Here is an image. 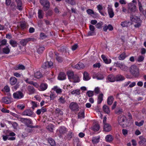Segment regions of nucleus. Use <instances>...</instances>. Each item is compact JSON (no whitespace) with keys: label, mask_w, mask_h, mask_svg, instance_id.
Wrapping results in <instances>:
<instances>
[{"label":"nucleus","mask_w":146,"mask_h":146,"mask_svg":"<svg viewBox=\"0 0 146 146\" xmlns=\"http://www.w3.org/2000/svg\"><path fill=\"white\" fill-rule=\"evenodd\" d=\"M136 11V7L135 5L133 4H130L128 5L127 12L130 14V20L135 23L136 24L134 25L135 27L138 28L141 26L142 21L137 16L134 15Z\"/></svg>","instance_id":"1"},{"label":"nucleus","mask_w":146,"mask_h":146,"mask_svg":"<svg viewBox=\"0 0 146 146\" xmlns=\"http://www.w3.org/2000/svg\"><path fill=\"white\" fill-rule=\"evenodd\" d=\"M19 120L22 123H24L28 127L31 128H37L38 126L30 125L33 124V122L31 120L29 119L19 117Z\"/></svg>","instance_id":"2"},{"label":"nucleus","mask_w":146,"mask_h":146,"mask_svg":"<svg viewBox=\"0 0 146 146\" xmlns=\"http://www.w3.org/2000/svg\"><path fill=\"white\" fill-rule=\"evenodd\" d=\"M127 119L126 117L124 115H121L119 116L118 118V121L119 124L123 128L127 126L126 123Z\"/></svg>","instance_id":"3"},{"label":"nucleus","mask_w":146,"mask_h":146,"mask_svg":"<svg viewBox=\"0 0 146 146\" xmlns=\"http://www.w3.org/2000/svg\"><path fill=\"white\" fill-rule=\"evenodd\" d=\"M130 71L133 76L138 77L139 74V69L136 66L133 65H131L129 68Z\"/></svg>","instance_id":"4"},{"label":"nucleus","mask_w":146,"mask_h":146,"mask_svg":"<svg viewBox=\"0 0 146 146\" xmlns=\"http://www.w3.org/2000/svg\"><path fill=\"white\" fill-rule=\"evenodd\" d=\"M40 3L44 7V11H46L49 9L50 3L47 0H40Z\"/></svg>","instance_id":"5"},{"label":"nucleus","mask_w":146,"mask_h":146,"mask_svg":"<svg viewBox=\"0 0 146 146\" xmlns=\"http://www.w3.org/2000/svg\"><path fill=\"white\" fill-rule=\"evenodd\" d=\"M69 108L72 111H78L79 110V107L76 103L72 102L69 105Z\"/></svg>","instance_id":"6"},{"label":"nucleus","mask_w":146,"mask_h":146,"mask_svg":"<svg viewBox=\"0 0 146 146\" xmlns=\"http://www.w3.org/2000/svg\"><path fill=\"white\" fill-rule=\"evenodd\" d=\"M23 93L19 91L14 93L13 94V97L15 99H21L23 97Z\"/></svg>","instance_id":"7"},{"label":"nucleus","mask_w":146,"mask_h":146,"mask_svg":"<svg viewBox=\"0 0 146 146\" xmlns=\"http://www.w3.org/2000/svg\"><path fill=\"white\" fill-rule=\"evenodd\" d=\"M53 65V63L51 61L46 62L43 64L42 67L44 68H48L51 67Z\"/></svg>","instance_id":"8"},{"label":"nucleus","mask_w":146,"mask_h":146,"mask_svg":"<svg viewBox=\"0 0 146 146\" xmlns=\"http://www.w3.org/2000/svg\"><path fill=\"white\" fill-rule=\"evenodd\" d=\"M33 114V112L32 111L28 109L25 110L22 113V115H26L29 116H31Z\"/></svg>","instance_id":"9"},{"label":"nucleus","mask_w":146,"mask_h":146,"mask_svg":"<svg viewBox=\"0 0 146 146\" xmlns=\"http://www.w3.org/2000/svg\"><path fill=\"white\" fill-rule=\"evenodd\" d=\"M1 53L0 54H8L10 52V49L8 46H6L4 48H2L1 49Z\"/></svg>","instance_id":"10"},{"label":"nucleus","mask_w":146,"mask_h":146,"mask_svg":"<svg viewBox=\"0 0 146 146\" xmlns=\"http://www.w3.org/2000/svg\"><path fill=\"white\" fill-rule=\"evenodd\" d=\"M2 102L6 104H9L11 103V99L9 97H3L1 100Z\"/></svg>","instance_id":"11"},{"label":"nucleus","mask_w":146,"mask_h":146,"mask_svg":"<svg viewBox=\"0 0 146 146\" xmlns=\"http://www.w3.org/2000/svg\"><path fill=\"white\" fill-rule=\"evenodd\" d=\"M111 129V126L110 124L107 123L104 125V129L105 131L106 132L110 131Z\"/></svg>","instance_id":"12"},{"label":"nucleus","mask_w":146,"mask_h":146,"mask_svg":"<svg viewBox=\"0 0 146 146\" xmlns=\"http://www.w3.org/2000/svg\"><path fill=\"white\" fill-rule=\"evenodd\" d=\"M66 75L65 73L63 72H60L58 76V79L60 80H63L66 79Z\"/></svg>","instance_id":"13"},{"label":"nucleus","mask_w":146,"mask_h":146,"mask_svg":"<svg viewBox=\"0 0 146 146\" xmlns=\"http://www.w3.org/2000/svg\"><path fill=\"white\" fill-rule=\"evenodd\" d=\"M25 66L21 64H19L16 65L14 68V69L15 70H24L25 69Z\"/></svg>","instance_id":"14"},{"label":"nucleus","mask_w":146,"mask_h":146,"mask_svg":"<svg viewBox=\"0 0 146 146\" xmlns=\"http://www.w3.org/2000/svg\"><path fill=\"white\" fill-rule=\"evenodd\" d=\"M116 65L117 66L119 67L123 70H125L127 69V66H125L122 63H119L117 62L116 63Z\"/></svg>","instance_id":"15"},{"label":"nucleus","mask_w":146,"mask_h":146,"mask_svg":"<svg viewBox=\"0 0 146 146\" xmlns=\"http://www.w3.org/2000/svg\"><path fill=\"white\" fill-rule=\"evenodd\" d=\"M17 81V78L14 77H12L10 79V84L12 85L15 84Z\"/></svg>","instance_id":"16"},{"label":"nucleus","mask_w":146,"mask_h":146,"mask_svg":"<svg viewBox=\"0 0 146 146\" xmlns=\"http://www.w3.org/2000/svg\"><path fill=\"white\" fill-rule=\"evenodd\" d=\"M84 67L83 63L81 62H79L78 63L74 66L75 68L77 69H79L81 68H83Z\"/></svg>","instance_id":"17"},{"label":"nucleus","mask_w":146,"mask_h":146,"mask_svg":"<svg viewBox=\"0 0 146 146\" xmlns=\"http://www.w3.org/2000/svg\"><path fill=\"white\" fill-rule=\"evenodd\" d=\"M108 79L111 82H113L115 81V76L112 74L109 75L108 76Z\"/></svg>","instance_id":"18"},{"label":"nucleus","mask_w":146,"mask_h":146,"mask_svg":"<svg viewBox=\"0 0 146 146\" xmlns=\"http://www.w3.org/2000/svg\"><path fill=\"white\" fill-rule=\"evenodd\" d=\"M101 57L105 63L108 64L111 63V59H108L106 58L104 55H102L101 56Z\"/></svg>","instance_id":"19"},{"label":"nucleus","mask_w":146,"mask_h":146,"mask_svg":"<svg viewBox=\"0 0 146 146\" xmlns=\"http://www.w3.org/2000/svg\"><path fill=\"white\" fill-rule=\"evenodd\" d=\"M114 100V98L112 96H109L107 100V102L108 104L109 105H111L112 104Z\"/></svg>","instance_id":"20"},{"label":"nucleus","mask_w":146,"mask_h":146,"mask_svg":"<svg viewBox=\"0 0 146 146\" xmlns=\"http://www.w3.org/2000/svg\"><path fill=\"white\" fill-rule=\"evenodd\" d=\"M115 79L116 81H119L123 80L125 78L121 75H117L115 77Z\"/></svg>","instance_id":"21"},{"label":"nucleus","mask_w":146,"mask_h":146,"mask_svg":"<svg viewBox=\"0 0 146 146\" xmlns=\"http://www.w3.org/2000/svg\"><path fill=\"white\" fill-rule=\"evenodd\" d=\"M17 5L18 9L19 10H21L22 9V3L21 0H15Z\"/></svg>","instance_id":"22"},{"label":"nucleus","mask_w":146,"mask_h":146,"mask_svg":"<svg viewBox=\"0 0 146 146\" xmlns=\"http://www.w3.org/2000/svg\"><path fill=\"white\" fill-rule=\"evenodd\" d=\"M131 24V23L130 22L126 21L122 22L121 25L123 27H127L130 26Z\"/></svg>","instance_id":"23"},{"label":"nucleus","mask_w":146,"mask_h":146,"mask_svg":"<svg viewBox=\"0 0 146 146\" xmlns=\"http://www.w3.org/2000/svg\"><path fill=\"white\" fill-rule=\"evenodd\" d=\"M108 12L110 17V18H112L114 15V13L112 9L110 7H108Z\"/></svg>","instance_id":"24"},{"label":"nucleus","mask_w":146,"mask_h":146,"mask_svg":"<svg viewBox=\"0 0 146 146\" xmlns=\"http://www.w3.org/2000/svg\"><path fill=\"white\" fill-rule=\"evenodd\" d=\"M28 90L29 94H33L35 92V90L33 86H28Z\"/></svg>","instance_id":"25"},{"label":"nucleus","mask_w":146,"mask_h":146,"mask_svg":"<svg viewBox=\"0 0 146 146\" xmlns=\"http://www.w3.org/2000/svg\"><path fill=\"white\" fill-rule=\"evenodd\" d=\"M7 40L4 39L2 40L0 42V53H1V49L2 48L3 46L5 45L7 43Z\"/></svg>","instance_id":"26"},{"label":"nucleus","mask_w":146,"mask_h":146,"mask_svg":"<svg viewBox=\"0 0 146 146\" xmlns=\"http://www.w3.org/2000/svg\"><path fill=\"white\" fill-rule=\"evenodd\" d=\"M105 139L107 142H110L112 141L113 138L111 135H109L106 136Z\"/></svg>","instance_id":"27"},{"label":"nucleus","mask_w":146,"mask_h":146,"mask_svg":"<svg viewBox=\"0 0 146 146\" xmlns=\"http://www.w3.org/2000/svg\"><path fill=\"white\" fill-rule=\"evenodd\" d=\"M47 86H48L46 84L42 83L40 85V88L41 90L44 91L47 89Z\"/></svg>","instance_id":"28"},{"label":"nucleus","mask_w":146,"mask_h":146,"mask_svg":"<svg viewBox=\"0 0 146 146\" xmlns=\"http://www.w3.org/2000/svg\"><path fill=\"white\" fill-rule=\"evenodd\" d=\"M103 109L104 111L106 113L108 114L110 112V110L109 108L106 105H104L103 106Z\"/></svg>","instance_id":"29"},{"label":"nucleus","mask_w":146,"mask_h":146,"mask_svg":"<svg viewBox=\"0 0 146 146\" xmlns=\"http://www.w3.org/2000/svg\"><path fill=\"white\" fill-rule=\"evenodd\" d=\"M59 131L60 134H64L66 132V129L64 127H60Z\"/></svg>","instance_id":"30"},{"label":"nucleus","mask_w":146,"mask_h":146,"mask_svg":"<svg viewBox=\"0 0 146 146\" xmlns=\"http://www.w3.org/2000/svg\"><path fill=\"white\" fill-rule=\"evenodd\" d=\"M34 77L37 79H39L42 77V76L40 72L38 71L35 73Z\"/></svg>","instance_id":"31"},{"label":"nucleus","mask_w":146,"mask_h":146,"mask_svg":"<svg viewBox=\"0 0 146 146\" xmlns=\"http://www.w3.org/2000/svg\"><path fill=\"white\" fill-rule=\"evenodd\" d=\"M67 75L69 79H72L74 76L73 72L70 71L67 72Z\"/></svg>","instance_id":"32"},{"label":"nucleus","mask_w":146,"mask_h":146,"mask_svg":"<svg viewBox=\"0 0 146 146\" xmlns=\"http://www.w3.org/2000/svg\"><path fill=\"white\" fill-rule=\"evenodd\" d=\"M103 95L102 94H101L99 95L98 98V104H100L103 100Z\"/></svg>","instance_id":"33"},{"label":"nucleus","mask_w":146,"mask_h":146,"mask_svg":"<svg viewBox=\"0 0 146 146\" xmlns=\"http://www.w3.org/2000/svg\"><path fill=\"white\" fill-rule=\"evenodd\" d=\"M90 79V78L88 73L86 72H84V80H88Z\"/></svg>","instance_id":"34"},{"label":"nucleus","mask_w":146,"mask_h":146,"mask_svg":"<svg viewBox=\"0 0 146 146\" xmlns=\"http://www.w3.org/2000/svg\"><path fill=\"white\" fill-rule=\"evenodd\" d=\"M28 42V38H27L21 40L20 41V44L21 45L24 46L26 45L27 43Z\"/></svg>","instance_id":"35"},{"label":"nucleus","mask_w":146,"mask_h":146,"mask_svg":"<svg viewBox=\"0 0 146 146\" xmlns=\"http://www.w3.org/2000/svg\"><path fill=\"white\" fill-rule=\"evenodd\" d=\"M139 138L140 140L139 142V144L140 145H143L145 142V139L142 136H140Z\"/></svg>","instance_id":"36"},{"label":"nucleus","mask_w":146,"mask_h":146,"mask_svg":"<svg viewBox=\"0 0 146 146\" xmlns=\"http://www.w3.org/2000/svg\"><path fill=\"white\" fill-rule=\"evenodd\" d=\"M100 137H94L92 139V142L93 143H97L99 141Z\"/></svg>","instance_id":"37"},{"label":"nucleus","mask_w":146,"mask_h":146,"mask_svg":"<svg viewBox=\"0 0 146 146\" xmlns=\"http://www.w3.org/2000/svg\"><path fill=\"white\" fill-rule=\"evenodd\" d=\"M59 54L58 53L55 54V55L56 56V60L58 62H61L63 61V59L61 57L59 56Z\"/></svg>","instance_id":"38"},{"label":"nucleus","mask_w":146,"mask_h":146,"mask_svg":"<svg viewBox=\"0 0 146 146\" xmlns=\"http://www.w3.org/2000/svg\"><path fill=\"white\" fill-rule=\"evenodd\" d=\"M48 142L52 146H54L55 145V142L52 138H50L48 140Z\"/></svg>","instance_id":"39"},{"label":"nucleus","mask_w":146,"mask_h":146,"mask_svg":"<svg viewBox=\"0 0 146 146\" xmlns=\"http://www.w3.org/2000/svg\"><path fill=\"white\" fill-rule=\"evenodd\" d=\"M10 44L13 47H15L17 46V42L13 40H11L9 42Z\"/></svg>","instance_id":"40"},{"label":"nucleus","mask_w":146,"mask_h":146,"mask_svg":"<svg viewBox=\"0 0 146 146\" xmlns=\"http://www.w3.org/2000/svg\"><path fill=\"white\" fill-rule=\"evenodd\" d=\"M54 91H55L57 94H60L62 92L61 89L58 88L57 86H54L53 88Z\"/></svg>","instance_id":"41"},{"label":"nucleus","mask_w":146,"mask_h":146,"mask_svg":"<svg viewBox=\"0 0 146 146\" xmlns=\"http://www.w3.org/2000/svg\"><path fill=\"white\" fill-rule=\"evenodd\" d=\"M97 8L99 12L103 16L104 15V13L101 12V10L103 9V7L102 5H99L97 6Z\"/></svg>","instance_id":"42"},{"label":"nucleus","mask_w":146,"mask_h":146,"mask_svg":"<svg viewBox=\"0 0 146 146\" xmlns=\"http://www.w3.org/2000/svg\"><path fill=\"white\" fill-rule=\"evenodd\" d=\"M46 129L50 132H52L53 131V126L52 124H49L46 126Z\"/></svg>","instance_id":"43"},{"label":"nucleus","mask_w":146,"mask_h":146,"mask_svg":"<svg viewBox=\"0 0 146 146\" xmlns=\"http://www.w3.org/2000/svg\"><path fill=\"white\" fill-rule=\"evenodd\" d=\"M59 50L62 52V54H64L66 52V46H62L60 47Z\"/></svg>","instance_id":"44"},{"label":"nucleus","mask_w":146,"mask_h":146,"mask_svg":"<svg viewBox=\"0 0 146 146\" xmlns=\"http://www.w3.org/2000/svg\"><path fill=\"white\" fill-rule=\"evenodd\" d=\"M44 50V47H40L37 49V52L39 54H40L43 52Z\"/></svg>","instance_id":"45"},{"label":"nucleus","mask_w":146,"mask_h":146,"mask_svg":"<svg viewBox=\"0 0 146 146\" xmlns=\"http://www.w3.org/2000/svg\"><path fill=\"white\" fill-rule=\"evenodd\" d=\"M126 57L125 54V53H123L121 54L118 57L119 60H123Z\"/></svg>","instance_id":"46"},{"label":"nucleus","mask_w":146,"mask_h":146,"mask_svg":"<svg viewBox=\"0 0 146 146\" xmlns=\"http://www.w3.org/2000/svg\"><path fill=\"white\" fill-rule=\"evenodd\" d=\"M100 128V126L98 124H96L93 127V129L95 131H98Z\"/></svg>","instance_id":"47"},{"label":"nucleus","mask_w":146,"mask_h":146,"mask_svg":"<svg viewBox=\"0 0 146 146\" xmlns=\"http://www.w3.org/2000/svg\"><path fill=\"white\" fill-rule=\"evenodd\" d=\"M144 123V120H142L139 122H138V121H135V124L138 127H140L143 125Z\"/></svg>","instance_id":"48"},{"label":"nucleus","mask_w":146,"mask_h":146,"mask_svg":"<svg viewBox=\"0 0 146 146\" xmlns=\"http://www.w3.org/2000/svg\"><path fill=\"white\" fill-rule=\"evenodd\" d=\"M58 102L61 104H64L65 103L66 101L64 98L61 96L58 99Z\"/></svg>","instance_id":"49"},{"label":"nucleus","mask_w":146,"mask_h":146,"mask_svg":"<svg viewBox=\"0 0 146 146\" xmlns=\"http://www.w3.org/2000/svg\"><path fill=\"white\" fill-rule=\"evenodd\" d=\"M72 78L73 79V82H79L80 79L78 77L77 75H74Z\"/></svg>","instance_id":"50"},{"label":"nucleus","mask_w":146,"mask_h":146,"mask_svg":"<svg viewBox=\"0 0 146 146\" xmlns=\"http://www.w3.org/2000/svg\"><path fill=\"white\" fill-rule=\"evenodd\" d=\"M71 93L72 94L79 95L80 94V90L78 89L76 90H73L71 92Z\"/></svg>","instance_id":"51"},{"label":"nucleus","mask_w":146,"mask_h":146,"mask_svg":"<svg viewBox=\"0 0 146 146\" xmlns=\"http://www.w3.org/2000/svg\"><path fill=\"white\" fill-rule=\"evenodd\" d=\"M38 17L40 19H42L43 17L42 11L41 10H39L38 12Z\"/></svg>","instance_id":"52"},{"label":"nucleus","mask_w":146,"mask_h":146,"mask_svg":"<svg viewBox=\"0 0 146 146\" xmlns=\"http://www.w3.org/2000/svg\"><path fill=\"white\" fill-rule=\"evenodd\" d=\"M65 1L67 3L72 5H75L76 4V2L73 0H65Z\"/></svg>","instance_id":"53"},{"label":"nucleus","mask_w":146,"mask_h":146,"mask_svg":"<svg viewBox=\"0 0 146 146\" xmlns=\"http://www.w3.org/2000/svg\"><path fill=\"white\" fill-rule=\"evenodd\" d=\"M115 113L117 114H119L123 112V110L121 108H118L116 109Z\"/></svg>","instance_id":"54"},{"label":"nucleus","mask_w":146,"mask_h":146,"mask_svg":"<svg viewBox=\"0 0 146 146\" xmlns=\"http://www.w3.org/2000/svg\"><path fill=\"white\" fill-rule=\"evenodd\" d=\"M86 94L89 97H91L94 95V92L89 90L87 92Z\"/></svg>","instance_id":"55"},{"label":"nucleus","mask_w":146,"mask_h":146,"mask_svg":"<svg viewBox=\"0 0 146 146\" xmlns=\"http://www.w3.org/2000/svg\"><path fill=\"white\" fill-rule=\"evenodd\" d=\"M144 59V57L142 55L139 56L137 59V61L139 62H142Z\"/></svg>","instance_id":"56"},{"label":"nucleus","mask_w":146,"mask_h":146,"mask_svg":"<svg viewBox=\"0 0 146 146\" xmlns=\"http://www.w3.org/2000/svg\"><path fill=\"white\" fill-rule=\"evenodd\" d=\"M103 24L102 22L100 21L96 24V27L98 29H100L102 27Z\"/></svg>","instance_id":"57"},{"label":"nucleus","mask_w":146,"mask_h":146,"mask_svg":"<svg viewBox=\"0 0 146 146\" xmlns=\"http://www.w3.org/2000/svg\"><path fill=\"white\" fill-rule=\"evenodd\" d=\"M20 26L22 29H24L27 27L26 24L25 22L21 23Z\"/></svg>","instance_id":"58"},{"label":"nucleus","mask_w":146,"mask_h":146,"mask_svg":"<svg viewBox=\"0 0 146 146\" xmlns=\"http://www.w3.org/2000/svg\"><path fill=\"white\" fill-rule=\"evenodd\" d=\"M122 133L124 135L126 136L128 134V131L126 129H123L122 130Z\"/></svg>","instance_id":"59"},{"label":"nucleus","mask_w":146,"mask_h":146,"mask_svg":"<svg viewBox=\"0 0 146 146\" xmlns=\"http://www.w3.org/2000/svg\"><path fill=\"white\" fill-rule=\"evenodd\" d=\"M86 12L89 15L94 14V11L90 9H87L86 11Z\"/></svg>","instance_id":"60"},{"label":"nucleus","mask_w":146,"mask_h":146,"mask_svg":"<svg viewBox=\"0 0 146 146\" xmlns=\"http://www.w3.org/2000/svg\"><path fill=\"white\" fill-rule=\"evenodd\" d=\"M53 14V12L51 10H49L46 14V15L47 17L50 16L52 15Z\"/></svg>","instance_id":"61"},{"label":"nucleus","mask_w":146,"mask_h":146,"mask_svg":"<svg viewBox=\"0 0 146 146\" xmlns=\"http://www.w3.org/2000/svg\"><path fill=\"white\" fill-rule=\"evenodd\" d=\"M73 136V135L72 132L71 131L69 132L68 134L67 137L69 139H70L72 138Z\"/></svg>","instance_id":"62"},{"label":"nucleus","mask_w":146,"mask_h":146,"mask_svg":"<svg viewBox=\"0 0 146 146\" xmlns=\"http://www.w3.org/2000/svg\"><path fill=\"white\" fill-rule=\"evenodd\" d=\"M96 78L97 80H100L103 79L104 78V77L102 75L100 74L96 76Z\"/></svg>","instance_id":"63"},{"label":"nucleus","mask_w":146,"mask_h":146,"mask_svg":"<svg viewBox=\"0 0 146 146\" xmlns=\"http://www.w3.org/2000/svg\"><path fill=\"white\" fill-rule=\"evenodd\" d=\"M78 117L79 118H84V113L83 112H79L78 114Z\"/></svg>","instance_id":"64"}]
</instances>
